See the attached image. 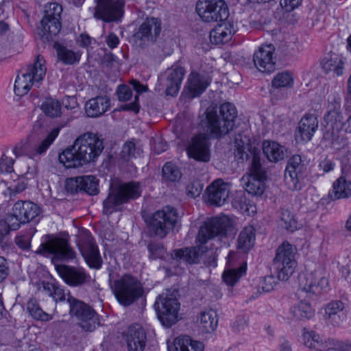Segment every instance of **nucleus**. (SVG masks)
<instances>
[{"instance_id":"nucleus-49","label":"nucleus","mask_w":351,"mask_h":351,"mask_svg":"<svg viewBox=\"0 0 351 351\" xmlns=\"http://www.w3.org/2000/svg\"><path fill=\"white\" fill-rule=\"evenodd\" d=\"M162 177L166 180L176 182L180 179L181 172L172 162H167L162 168Z\"/></svg>"},{"instance_id":"nucleus-26","label":"nucleus","mask_w":351,"mask_h":351,"mask_svg":"<svg viewBox=\"0 0 351 351\" xmlns=\"http://www.w3.org/2000/svg\"><path fill=\"white\" fill-rule=\"evenodd\" d=\"M210 32V42L215 45H220L230 40L234 32V25L229 21H221Z\"/></svg>"},{"instance_id":"nucleus-53","label":"nucleus","mask_w":351,"mask_h":351,"mask_svg":"<svg viewBox=\"0 0 351 351\" xmlns=\"http://www.w3.org/2000/svg\"><path fill=\"white\" fill-rule=\"evenodd\" d=\"M121 153L122 157L128 160L130 158L136 157L137 155H140L141 149L136 148L133 141H128L124 144Z\"/></svg>"},{"instance_id":"nucleus-37","label":"nucleus","mask_w":351,"mask_h":351,"mask_svg":"<svg viewBox=\"0 0 351 351\" xmlns=\"http://www.w3.org/2000/svg\"><path fill=\"white\" fill-rule=\"evenodd\" d=\"M254 241V228L251 226L245 227L239 235L237 247L244 252H246L253 247Z\"/></svg>"},{"instance_id":"nucleus-64","label":"nucleus","mask_w":351,"mask_h":351,"mask_svg":"<svg viewBox=\"0 0 351 351\" xmlns=\"http://www.w3.org/2000/svg\"><path fill=\"white\" fill-rule=\"evenodd\" d=\"M16 244L23 250H27L30 247V239L27 236H18L15 239Z\"/></svg>"},{"instance_id":"nucleus-30","label":"nucleus","mask_w":351,"mask_h":351,"mask_svg":"<svg viewBox=\"0 0 351 351\" xmlns=\"http://www.w3.org/2000/svg\"><path fill=\"white\" fill-rule=\"evenodd\" d=\"M58 133L59 129H53L45 139L29 147L26 151V154L29 158L37 160L40 158V156L43 154L47 150L55 138L58 136Z\"/></svg>"},{"instance_id":"nucleus-31","label":"nucleus","mask_w":351,"mask_h":351,"mask_svg":"<svg viewBox=\"0 0 351 351\" xmlns=\"http://www.w3.org/2000/svg\"><path fill=\"white\" fill-rule=\"evenodd\" d=\"M344 304L336 300L328 303L325 307V319L334 326H338L343 319Z\"/></svg>"},{"instance_id":"nucleus-58","label":"nucleus","mask_w":351,"mask_h":351,"mask_svg":"<svg viewBox=\"0 0 351 351\" xmlns=\"http://www.w3.org/2000/svg\"><path fill=\"white\" fill-rule=\"evenodd\" d=\"M277 284L274 275L265 276L263 280L262 289L263 291L269 292L273 290L275 285Z\"/></svg>"},{"instance_id":"nucleus-17","label":"nucleus","mask_w":351,"mask_h":351,"mask_svg":"<svg viewBox=\"0 0 351 351\" xmlns=\"http://www.w3.org/2000/svg\"><path fill=\"white\" fill-rule=\"evenodd\" d=\"M299 285L308 297L313 298L320 295L327 287L328 282L324 269L319 267L313 271L300 275Z\"/></svg>"},{"instance_id":"nucleus-57","label":"nucleus","mask_w":351,"mask_h":351,"mask_svg":"<svg viewBox=\"0 0 351 351\" xmlns=\"http://www.w3.org/2000/svg\"><path fill=\"white\" fill-rule=\"evenodd\" d=\"M14 160L8 157H2L0 160V170L3 172L10 173L13 171Z\"/></svg>"},{"instance_id":"nucleus-62","label":"nucleus","mask_w":351,"mask_h":351,"mask_svg":"<svg viewBox=\"0 0 351 351\" xmlns=\"http://www.w3.org/2000/svg\"><path fill=\"white\" fill-rule=\"evenodd\" d=\"M247 325V320L243 317H239L232 324V330L239 332L243 330Z\"/></svg>"},{"instance_id":"nucleus-7","label":"nucleus","mask_w":351,"mask_h":351,"mask_svg":"<svg viewBox=\"0 0 351 351\" xmlns=\"http://www.w3.org/2000/svg\"><path fill=\"white\" fill-rule=\"evenodd\" d=\"M250 141V138L245 135L241 134L236 135L234 139L235 156L238 157L241 161H244L247 160L252 156V160L248 172L244 176H250L256 178L266 180L267 171L261 163V158L258 154L254 149H252Z\"/></svg>"},{"instance_id":"nucleus-24","label":"nucleus","mask_w":351,"mask_h":351,"mask_svg":"<svg viewBox=\"0 0 351 351\" xmlns=\"http://www.w3.org/2000/svg\"><path fill=\"white\" fill-rule=\"evenodd\" d=\"M318 121L315 114H305L298 123L295 136L298 141L308 142L317 130Z\"/></svg>"},{"instance_id":"nucleus-28","label":"nucleus","mask_w":351,"mask_h":351,"mask_svg":"<svg viewBox=\"0 0 351 351\" xmlns=\"http://www.w3.org/2000/svg\"><path fill=\"white\" fill-rule=\"evenodd\" d=\"M263 151L267 160L271 162H278L287 156V149L275 141H264Z\"/></svg>"},{"instance_id":"nucleus-2","label":"nucleus","mask_w":351,"mask_h":351,"mask_svg":"<svg viewBox=\"0 0 351 351\" xmlns=\"http://www.w3.org/2000/svg\"><path fill=\"white\" fill-rule=\"evenodd\" d=\"M104 143L96 134L85 133L73 145L59 155V161L66 168H75L94 161L102 152Z\"/></svg>"},{"instance_id":"nucleus-9","label":"nucleus","mask_w":351,"mask_h":351,"mask_svg":"<svg viewBox=\"0 0 351 351\" xmlns=\"http://www.w3.org/2000/svg\"><path fill=\"white\" fill-rule=\"evenodd\" d=\"M297 249L288 242H283L276 250L273 261L274 273L279 280H287L296 266Z\"/></svg>"},{"instance_id":"nucleus-5","label":"nucleus","mask_w":351,"mask_h":351,"mask_svg":"<svg viewBox=\"0 0 351 351\" xmlns=\"http://www.w3.org/2000/svg\"><path fill=\"white\" fill-rule=\"evenodd\" d=\"M237 116L235 106L226 102L221 104L219 111L213 108L206 110L207 129L213 138H219L232 130Z\"/></svg>"},{"instance_id":"nucleus-23","label":"nucleus","mask_w":351,"mask_h":351,"mask_svg":"<svg viewBox=\"0 0 351 351\" xmlns=\"http://www.w3.org/2000/svg\"><path fill=\"white\" fill-rule=\"evenodd\" d=\"M184 75V69L180 66H173L165 71V86L167 95L175 96L178 94Z\"/></svg>"},{"instance_id":"nucleus-27","label":"nucleus","mask_w":351,"mask_h":351,"mask_svg":"<svg viewBox=\"0 0 351 351\" xmlns=\"http://www.w3.org/2000/svg\"><path fill=\"white\" fill-rule=\"evenodd\" d=\"M210 84L209 79L205 75L192 71L187 80L186 88L191 97L200 95Z\"/></svg>"},{"instance_id":"nucleus-21","label":"nucleus","mask_w":351,"mask_h":351,"mask_svg":"<svg viewBox=\"0 0 351 351\" xmlns=\"http://www.w3.org/2000/svg\"><path fill=\"white\" fill-rule=\"evenodd\" d=\"M303 167L300 156L294 155L289 158L285 172V180L290 190L300 189L298 174L302 171Z\"/></svg>"},{"instance_id":"nucleus-25","label":"nucleus","mask_w":351,"mask_h":351,"mask_svg":"<svg viewBox=\"0 0 351 351\" xmlns=\"http://www.w3.org/2000/svg\"><path fill=\"white\" fill-rule=\"evenodd\" d=\"M125 340L128 351H143L146 345V334L144 329L138 326L129 327Z\"/></svg>"},{"instance_id":"nucleus-33","label":"nucleus","mask_w":351,"mask_h":351,"mask_svg":"<svg viewBox=\"0 0 351 351\" xmlns=\"http://www.w3.org/2000/svg\"><path fill=\"white\" fill-rule=\"evenodd\" d=\"M199 330L202 333L213 332L218 324L217 313L213 310L203 311L197 320Z\"/></svg>"},{"instance_id":"nucleus-15","label":"nucleus","mask_w":351,"mask_h":351,"mask_svg":"<svg viewBox=\"0 0 351 351\" xmlns=\"http://www.w3.org/2000/svg\"><path fill=\"white\" fill-rule=\"evenodd\" d=\"M77 243L82 255L89 267L95 269L100 268L102 260L90 233L85 229L80 230Z\"/></svg>"},{"instance_id":"nucleus-39","label":"nucleus","mask_w":351,"mask_h":351,"mask_svg":"<svg viewBox=\"0 0 351 351\" xmlns=\"http://www.w3.org/2000/svg\"><path fill=\"white\" fill-rule=\"evenodd\" d=\"M290 313L297 320H306L314 315V310L308 302L301 301L290 308Z\"/></svg>"},{"instance_id":"nucleus-14","label":"nucleus","mask_w":351,"mask_h":351,"mask_svg":"<svg viewBox=\"0 0 351 351\" xmlns=\"http://www.w3.org/2000/svg\"><path fill=\"white\" fill-rule=\"evenodd\" d=\"M196 12L206 23L223 21L229 16L228 6L223 0H198Z\"/></svg>"},{"instance_id":"nucleus-32","label":"nucleus","mask_w":351,"mask_h":351,"mask_svg":"<svg viewBox=\"0 0 351 351\" xmlns=\"http://www.w3.org/2000/svg\"><path fill=\"white\" fill-rule=\"evenodd\" d=\"M169 351H204V345L200 341H193L189 336L177 337Z\"/></svg>"},{"instance_id":"nucleus-18","label":"nucleus","mask_w":351,"mask_h":351,"mask_svg":"<svg viewBox=\"0 0 351 351\" xmlns=\"http://www.w3.org/2000/svg\"><path fill=\"white\" fill-rule=\"evenodd\" d=\"M123 0H97L94 17L105 22L119 21L123 16Z\"/></svg>"},{"instance_id":"nucleus-43","label":"nucleus","mask_w":351,"mask_h":351,"mask_svg":"<svg viewBox=\"0 0 351 351\" xmlns=\"http://www.w3.org/2000/svg\"><path fill=\"white\" fill-rule=\"evenodd\" d=\"M58 59L65 64H73L80 60L81 54L74 52L64 46L59 45L56 47Z\"/></svg>"},{"instance_id":"nucleus-29","label":"nucleus","mask_w":351,"mask_h":351,"mask_svg":"<svg viewBox=\"0 0 351 351\" xmlns=\"http://www.w3.org/2000/svg\"><path fill=\"white\" fill-rule=\"evenodd\" d=\"M109 107V98L106 96H98L86 103L85 112L90 117H97L107 111Z\"/></svg>"},{"instance_id":"nucleus-60","label":"nucleus","mask_w":351,"mask_h":351,"mask_svg":"<svg viewBox=\"0 0 351 351\" xmlns=\"http://www.w3.org/2000/svg\"><path fill=\"white\" fill-rule=\"evenodd\" d=\"M334 167L335 163L328 158H324L319 162L318 165L319 170L323 173L330 172V171L333 170Z\"/></svg>"},{"instance_id":"nucleus-54","label":"nucleus","mask_w":351,"mask_h":351,"mask_svg":"<svg viewBox=\"0 0 351 351\" xmlns=\"http://www.w3.org/2000/svg\"><path fill=\"white\" fill-rule=\"evenodd\" d=\"M148 250L152 258H160L163 257L165 250L160 244L151 243L148 245Z\"/></svg>"},{"instance_id":"nucleus-8","label":"nucleus","mask_w":351,"mask_h":351,"mask_svg":"<svg viewBox=\"0 0 351 351\" xmlns=\"http://www.w3.org/2000/svg\"><path fill=\"white\" fill-rule=\"evenodd\" d=\"M46 71L45 60L39 55L33 64L28 65L21 75H17L14 84L15 94L20 97L27 94L34 83L43 80Z\"/></svg>"},{"instance_id":"nucleus-38","label":"nucleus","mask_w":351,"mask_h":351,"mask_svg":"<svg viewBox=\"0 0 351 351\" xmlns=\"http://www.w3.org/2000/svg\"><path fill=\"white\" fill-rule=\"evenodd\" d=\"M39 29L42 32V37H45L47 40L51 39L53 36H56L61 29L60 19L43 18Z\"/></svg>"},{"instance_id":"nucleus-36","label":"nucleus","mask_w":351,"mask_h":351,"mask_svg":"<svg viewBox=\"0 0 351 351\" xmlns=\"http://www.w3.org/2000/svg\"><path fill=\"white\" fill-rule=\"evenodd\" d=\"M241 182L245 191L253 195H263L265 189V180L250 176H243Z\"/></svg>"},{"instance_id":"nucleus-46","label":"nucleus","mask_w":351,"mask_h":351,"mask_svg":"<svg viewBox=\"0 0 351 351\" xmlns=\"http://www.w3.org/2000/svg\"><path fill=\"white\" fill-rule=\"evenodd\" d=\"M294 79L291 73L282 71L277 73L273 78L271 84L274 88H291L293 85Z\"/></svg>"},{"instance_id":"nucleus-55","label":"nucleus","mask_w":351,"mask_h":351,"mask_svg":"<svg viewBox=\"0 0 351 351\" xmlns=\"http://www.w3.org/2000/svg\"><path fill=\"white\" fill-rule=\"evenodd\" d=\"M117 95L119 101H126L132 97V92L128 86L123 84L118 87Z\"/></svg>"},{"instance_id":"nucleus-16","label":"nucleus","mask_w":351,"mask_h":351,"mask_svg":"<svg viewBox=\"0 0 351 351\" xmlns=\"http://www.w3.org/2000/svg\"><path fill=\"white\" fill-rule=\"evenodd\" d=\"M161 31V21L157 18H147L134 35L135 45L142 49L153 45Z\"/></svg>"},{"instance_id":"nucleus-56","label":"nucleus","mask_w":351,"mask_h":351,"mask_svg":"<svg viewBox=\"0 0 351 351\" xmlns=\"http://www.w3.org/2000/svg\"><path fill=\"white\" fill-rule=\"evenodd\" d=\"M80 183V177L69 178L66 182V189L68 192L71 193L82 191Z\"/></svg>"},{"instance_id":"nucleus-40","label":"nucleus","mask_w":351,"mask_h":351,"mask_svg":"<svg viewBox=\"0 0 351 351\" xmlns=\"http://www.w3.org/2000/svg\"><path fill=\"white\" fill-rule=\"evenodd\" d=\"M334 199L347 198L351 195V181L344 176L339 177L332 185Z\"/></svg>"},{"instance_id":"nucleus-35","label":"nucleus","mask_w":351,"mask_h":351,"mask_svg":"<svg viewBox=\"0 0 351 351\" xmlns=\"http://www.w3.org/2000/svg\"><path fill=\"white\" fill-rule=\"evenodd\" d=\"M38 290L45 291L49 296L53 297L55 302H62L66 300L69 293H65V291L58 285L49 282L42 281L38 283Z\"/></svg>"},{"instance_id":"nucleus-61","label":"nucleus","mask_w":351,"mask_h":351,"mask_svg":"<svg viewBox=\"0 0 351 351\" xmlns=\"http://www.w3.org/2000/svg\"><path fill=\"white\" fill-rule=\"evenodd\" d=\"M138 96L136 95L134 97V101L130 104H124L120 107L121 110L124 111H133L135 113H138L139 111V105L138 104Z\"/></svg>"},{"instance_id":"nucleus-48","label":"nucleus","mask_w":351,"mask_h":351,"mask_svg":"<svg viewBox=\"0 0 351 351\" xmlns=\"http://www.w3.org/2000/svg\"><path fill=\"white\" fill-rule=\"evenodd\" d=\"M233 207L242 213L250 215V212H254V206L250 204L243 193L237 194L232 200Z\"/></svg>"},{"instance_id":"nucleus-47","label":"nucleus","mask_w":351,"mask_h":351,"mask_svg":"<svg viewBox=\"0 0 351 351\" xmlns=\"http://www.w3.org/2000/svg\"><path fill=\"white\" fill-rule=\"evenodd\" d=\"M82 191L93 195L98 193V180L93 176H84L80 177Z\"/></svg>"},{"instance_id":"nucleus-6","label":"nucleus","mask_w":351,"mask_h":351,"mask_svg":"<svg viewBox=\"0 0 351 351\" xmlns=\"http://www.w3.org/2000/svg\"><path fill=\"white\" fill-rule=\"evenodd\" d=\"M142 188L139 182H129L112 188L108 197L104 201L103 213L110 215L117 210V207L139 197Z\"/></svg>"},{"instance_id":"nucleus-13","label":"nucleus","mask_w":351,"mask_h":351,"mask_svg":"<svg viewBox=\"0 0 351 351\" xmlns=\"http://www.w3.org/2000/svg\"><path fill=\"white\" fill-rule=\"evenodd\" d=\"M180 306L176 295L171 293H162L157 298L154 306L164 326L169 328L177 322Z\"/></svg>"},{"instance_id":"nucleus-42","label":"nucleus","mask_w":351,"mask_h":351,"mask_svg":"<svg viewBox=\"0 0 351 351\" xmlns=\"http://www.w3.org/2000/svg\"><path fill=\"white\" fill-rule=\"evenodd\" d=\"M40 108L43 113L51 118L58 117L62 113L60 102L52 97L46 98Z\"/></svg>"},{"instance_id":"nucleus-45","label":"nucleus","mask_w":351,"mask_h":351,"mask_svg":"<svg viewBox=\"0 0 351 351\" xmlns=\"http://www.w3.org/2000/svg\"><path fill=\"white\" fill-rule=\"evenodd\" d=\"M27 311L31 316L37 320L47 322L52 319V316L44 312L35 299H30L27 302Z\"/></svg>"},{"instance_id":"nucleus-22","label":"nucleus","mask_w":351,"mask_h":351,"mask_svg":"<svg viewBox=\"0 0 351 351\" xmlns=\"http://www.w3.org/2000/svg\"><path fill=\"white\" fill-rule=\"evenodd\" d=\"M208 201L210 204L220 206L229 197L230 186L228 183L218 179L214 181L206 189Z\"/></svg>"},{"instance_id":"nucleus-19","label":"nucleus","mask_w":351,"mask_h":351,"mask_svg":"<svg viewBox=\"0 0 351 351\" xmlns=\"http://www.w3.org/2000/svg\"><path fill=\"white\" fill-rule=\"evenodd\" d=\"M274 47L272 45H262L254 53L253 61L257 69L262 73H269L276 68V60L274 56Z\"/></svg>"},{"instance_id":"nucleus-4","label":"nucleus","mask_w":351,"mask_h":351,"mask_svg":"<svg viewBox=\"0 0 351 351\" xmlns=\"http://www.w3.org/2000/svg\"><path fill=\"white\" fill-rule=\"evenodd\" d=\"M41 214L40 208L31 201L19 200L14 203L12 213L0 220V245L10 230H18L21 224L38 221Z\"/></svg>"},{"instance_id":"nucleus-51","label":"nucleus","mask_w":351,"mask_h":351,"mask_svg":"<svg viewBox=\"0 0 351 351\" xmlns=\"http://www.w3.org/2000/svg\"><path fill=\"white\" fill-rule=\"evenodd\" d=\"M62 8L57 3H50L45 5V16L43 18L54 19L56 20L60 19V14Z\"/></svg>"},{"instance_id":"nucleus-20","label":"nucleus","mask_w":351,"mask_h":351,"mask_svg":"<svg viewBox=\"0 0 351 351\" xmlns=\"http://www.w3.org/2000/svg\"><path fill=\"white\" fill-rule=\"evenodd\" d=\"M186 151L190 158L197 161L206 162L210 160L209 144L204 134L194 136L187 146Z\"/></svg>"},{"instance_id":"nucleus-41","label":"nucleus","mask_w":351,"mask_h":351,"mask_svg":"<svg viewBox=\"0 0 351 351\" xmlns=\"http://www.w3.org/2000/svg\"><path fill=\"white\" fill-rule=\"evenodd\" d=\"M341 104L340 99H335V104H332V108L329 106V110L328 111L327 114L325 116V120L326 121V124H328V128L331 126H336L338 128L339 125H341L343 121V117L340 112Z\"/></svg>"},{"instance_id":"nucleus-63","label":"nucleus","mask_w":351,"mask_h":351,"mask_svg":"<svg viewBox=\"0 0 351 351\" xmlns=\"http://www.w3.org/2000/svg\"><path fill=\"white\" fill-rule=\"evenodd\" d=\"M337 130L338 128H336V130L335 129V126L328 128V124H326V131L324 133L323 138L326 141L332 142L337 136Z\"/></svg>"},{"instance_id":"nucleus-3","label":"nucleus","mask_w":351,"mask_h":351,"mask_svg":"<svg viewBox=\"0 0 351 351\" xmlns=\"http://www.w3.org/2000/svg\"><path fill=\"white\" fill-rule=\"evenodd\" d=\"M231 228L232 221L228 216L212 218L200 228L196 238L197 243H199L197 247L176 250L174 254L176 258L189 264L197 263L201 255L205 252V247L202 245L216 236L225 235Z\"/></svg>"},{"instance_id":"nucleus-10","label":"nucleus","mask_w":351,"mask_h":351,"mask_svg":"<svg viewBox=\"0 0 351 351\" xmlns=\"http://www.w3.org/2000/svg\"><path fill=\"white\" fill-rule=\"evenodd\" d=\"M113 290L119 302L124 306H130L143 294L141 282L130 274L114 280Z\"/></svg>"},{"instance_id":"nucleus-52","label":"nucleus","mask_w":351,"mask_h":351,"mask_svg":"<svg viewBox=\"0 0 351 351\" xmlns=\"http://www.w3.org/2000/svg\"><path fill=\"white\" fill-rule=\"evenodd\" d=\"M303 340L305 346L310 348H315L322 341L318 334L313 330L306 331L305 329L303 332Z\"/></svg>"},{"instance_id":"nucleus-1","label":"nucleus","mask_w":351,"mask_h":351,"mask_svg":"<svg viewBox=\"0 0 351 351\" xmlns=\"http://www.w3.org/2000/svg\"><path fill=\"white\" fill-rule=\"evenodd\" d=\"M47 240L41 243L36 250V254L43 256L53 254V263H55L56 260H69L75 257V253L69 246L66 239L52 236H47ZM54 265L59 276L70 286H82L90 283L91 280L90 276L82 267L56 263Z\"/></svg>"},{"instance_id":"nucleus-12","label":"nucleus","mask_w":351,"mask_h":351,"mask_svg":"<svg viewBox=\"0 0 351 351\" xmlns=\"http://www.w3.org/2000/svg\"><path fill=\"white\" fill-rule=\"evenodd\" d=\"M178 221V214L173 207L167 206L156 211L148 223L150 231L161 239L172 230Z\"/></svg>"},{"instance_id":"nucleus-11","label":"nucleus","mask_w":351,"mask_h":351,"mask_svg":"<svg viewBox=\"0 0 351 351\" xmlns=\"http://www.w3.org/2000/svg\"><path fill=\"white\" fill-rule=\"evenodd\" d=\"M67 303L70 314L77 319V325L84 332H93L100 325L99 315L84 302L71 295H68Z\"/></svg>"},{"instance_id":"nucleus-44","label":"nucleus","mask_w":351,"mask_h":351,"mask_svg":"<svg viewBox=\"0 0 351 351\" xmlns=\"http://www.w3.org/2000/svg\"><path fill=\"white\" fill-rule=\"evenodd\" d=\"M245 271L246 266L244 265L237 269H226L222 276L223 280L228 286L233 287L245 274Z\"/></svg>"},{"instance_id":"nucleus-50","label":"nucleus","mask_w":351,"mask_h":351,"mask_svg":"<svg viewBox=\"0 0 351 351\" xmlns=\"http://www.w3.org/2000/svg\"><path fill=\"white\" fill-rule=\"evenodd\" d=\"M280 219L287 230L293 232L297 229V221L289 210L282 209Z\"/></svg>"},{"instance_id":"nucleus-34","label":"nucleus","mask_w":351,"mask_h":351,"mask_svg":"<svg viewBox=\"0 0 351 351\" xmlns=\"http://www.w3.org/2000/svg\"><path fill=\"white\" fill-rule=\"evenodd\" d=\"M344 62L341 56L337 53H330L325 57L322 66L326 73L333 72L337 76L342 75L343 73Z\"/></svg>"},{"instance_id":"nucleus-59","label":"nucleus","mask_w":351,"mask_h":351,"mask_svg":"<svg viewBox=\"0 0 351 351\" xmlns=\"http://www.w3.org/2000/svg\"><path fill=\"white\" fill-rule=\"evenodd\" d=\"M302 0H280V6L287 12H290L298 7Z\"/></svg>"}]
</instances>
